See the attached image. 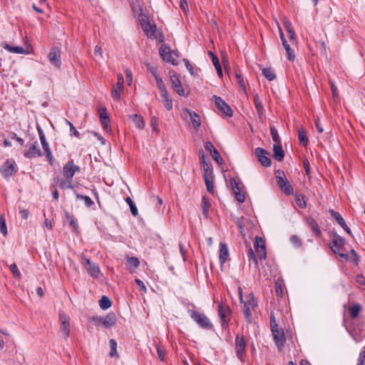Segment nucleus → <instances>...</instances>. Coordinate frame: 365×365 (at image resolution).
<instances>
[{
	"label": "nucleus",
	"instance_id": "f257e3e1",
	"mask_svg": "<svg viewBox=\"0 0 365 365\" xmlns=\"http://www.w3.org/2000/svg\"><path fill=\"white\" fill-rule=\"evenodd\" d=\"M80 171V167L74 164L73 160L66 163L62 168L63 178L55 177L53 184L61 189H73V178L76 173Z\"/></svg>",
	"mask_w": 365,
	"mask_h": 365
},
{
	"label": "nucleus",
	"instance_id": "f03ea898",
	"mask_svg": "<svg viewBox=\"0 0 365 365\" xmlns=\"http://www.w3.org/2000/svg\"><path fill=\"white\" fill-rule=\"evenodd\" d=\"M201 166L203 173V179L206 185L207 190L211 195L215 193L214 187V175L213 170L211 163L205 161V156L203 151H201Z\"/></svg>",
	"mask_w": 365,
	"mask_h": 365
},
{
	"label": "nucleus",
	"instance_id": "7ed1b4c3",
	"mask_svg": "<svg viewBox=\"0 0 365 365\" xmlns=\"http://www.w3.org/2000/svg\"><path fill=\"white\" fill-rule=\"evenodd\" d=\"M275 178L278 187L286 195H291L294 193V189L286 178L285 173L281 170L275 171Z\"/></svg>",
	"mask_w": 365,
	"mask_h": 365
},
{
	"label": "nucleus",
	"instance_id": "20e7f679",
	"mask_svg": "<svg viewBox=\"0 0 365 365\" xmlns=\"http://www.w3.org/2000/svg\"><path fill=\"white\" fill-rule=\"evenodd\" d=\"M240 302L242 304H243V306H242L243 314L247 320L250 321V319L252 318V311H255V309L257 306V302L252 294H250L249 296H247L246 297L247 300L245 302H244L242 293L241 290H240Z\"/></svg>",
	"mask_w": 365,
	"mask_h": 365
},
{
	"label": "nucleus",
	"instance_id": "39448f33",
	"mask_svg": "<svg viewBox=\"0 0 365 365\" xmlns=\"http://www.w3.org/2000/svg\"><path fill=\"white\" fill-rule=\"evenodd\" d=\"M345 241L344 239L340 235L335 234L334 235L330 248L332 252L335 254H338L340 257L347 258V255L343 253V249Z\"/></svg>",
	"mask_w": 365,
	"mask_h": 365
},
{
	"label": "nucleus",
	"instance_id": "423d86ee",
	"mask_svg": "<svg viewBox=\"0 0 365 365\" xmlns=\"http://www.w3.org/2000/svg\"><path fill=\"white\" fill-rule=\"evenodd\" d=\"M190 317L201 328L206 329H212L213 328L212 324L204 314L192 311Z\"/></svg>",
	"mask_w": 365,
	"mask_h": 365
},
{
	"label": "nucleus",
	"instance_id": "0eeeda50",
	"mask_svg": "<svg viewBox=\"0 0 365 365\" xmlns=\"http://www.w3.org/2000/svg\"><path fill=\"white\" fill-rule=\"evenodd\" d=\"M81 263L86 267L91 277L95 279L99 278L101 271L97 264L93 263L88 258L85 257H81Z\"/></svg>",
	"mask_w": 365,
	"mask_h": 365
},
{
	"label": "nucleus",
	"instance_id": "6e6552de",
	"mask_svg": "<svg viewBox=\"0 0 365 365\" xmlns=\"http://www.w3.org/2000/svg\"><path fill=\"white\" fill-rule=\"evenodd\" d=\"M27 146L28 149H26L24 153V156L26 158L32 159L43 155V153L39 148L38 143L37 140H35L31 143H28Z\"/></svg>",
	"mask_w": 365,
	"mask_h": 365
},
{
	"label": "nucleus",
	"instance_id": "1a4fd4ad",
	"mask_svg": "<svg viewBox=\"0 0 365 365\" xmlns=\"http://www.w3.org/2000/svg\"><path fill=\"white\" fill-rule=\"evenodd\" d=\"M218 314L222 327L227 326L230 319L231 309L230 307L222 302L218 304Z\"/></svg>",
	"mask_w": 365,
	"mask_h": 365
},
{
	"label": "nucleus",
	"instance_id": "9d476101",
	"mask_svg": "<svg viewBox=\"0 0 365 365\" xmlns=\"http://www.w3.org/2000/svg\"><path fill=\"white\" fill-rule=\"evenodd\" d=\"M124 88V78L121 73L117 75V83L113 86L111 90L112 98L118 101L120 98L121 93Z\"/></svg>",
	"mask_w": 365,
	"mask_h": 365
},
{
	"label": "nucleus",
	"instance_id": "9b49d317",
	"mask_svg": "<svg viewBox=\"0 0 365 365\" xmlns=\"http://www.w3.org/2000/svg\"><path fill=\"white\" fill-rule=\"evenodd\" d=\"M255 154L257 158L258 161L264 167H270L272 164L271 159L269 158V153L265 149L262 148H257L255 150Z\"/></svg>",
	"mask_w": 365,
	"mask_h": 365
},
{
	"label": "nucleus",
	"instance_id": "f8f14e48",
	"mask_svg": "<svg viewBox=\"0 0 365 365\" xmlns=\"http://www.w3.org/2000/svg\"><path fill=\"white\" fill-rule=\"evenodd\" d=\"M48 59L56 68L59 69L61 66L60 49L58 47H53L48 54Z\"/></svg>",
	"mask_w": 365,
	"mask_h": 365
},
{
	"label": "nucleus",
	"instance_id": "ddd939ff",
	"mask_svg": "<svg viewBox=\"0 0 365 365\" xmlns=\"http://www.w3.org/2000/svg\"><path fill=\"white\" fill-rule=\"evenodd\" d=\"M274 342L279 351H282L284 349V343L286 341V336L284 329L274 330L272 333Z\"/></svg>",
	"mask_w": 365,
	"mask_h": 365
},
{
	"label": "nucleus",
	"instance_id": "4468645a",
	"mask_svg": "<svg viewBox=\"0 0 365 365\" xmlns=\"http://www.w3.org/2000/svg\"><path fill=\"white\" fill-rule=\"evenodd\" d=\"M159 53L164 61L170 63L174 66L178 64V61L173 56V52H171L169 46L166 45L161 46L159 49Z\"/></svg>",
	"mask_w": 365,
	"mask_h": 365
},
{
	"label": "nucleus",
	"instance_id": "2eb2a0df",
	"mask_svg": "<svg viewBox=\"0 0 365 365\" xmlns=\"http://www.w3.org/2000/svg\"><path fill=\"white\" fill-rule=\"evenodd\" d=\"M213 100L215 106L219 110L225 113L228 117L232 116V110L225 101H223L220 97L217 96H213Z\"/></svg>",
	"mask_w": 365,
	"mask_h": 365
},
{
	"label": "nucleus",
	"instance_id": "dca6fc26",
	"mask_svg": "<svg viewBox=\"0 0 365 365\" xmlns=\"http://www.w3.org/2000/svg\"><path fill=\"white\" fill-rule=\"evenodd\" d=\"M235 342L237 356L241 361H243V356L246 347V341L245 337L242 336L237 335Z\"/></svg>",
	"mask_w": 365,
	"mask_h": 365
},
{
	"label": "nucleus",
	"instance_id": "f3484780",
	"mask_svg": "<svg viewBox=\"0 0 365 365\" xmlns=\"http://www.w3.org/2000/svg\"><path fill=\"white\" fill-rule=\"evenodd\" d=\"M16 169L15 168V163L11 160H6L4 164L1 168V175L4 178H9L16 173Z\"/></svg>",
	"mask_w": 365,
	"mask_h": 365
},
{
	"label": "nucleus",
	"instance_id": "a211bd4d",
	"mask_svg": "<svg viewBox=\"0 0 365 365\" xmlns=\"http://www.w3.org/2000/svg\"><path fill=\"white\" fill-rule=\"evenodd\" d=\"M61 320V331L65 339H67L70 334V319L63 312L59 314Z\"/></svg>",
	"mask_w": 365,
	"mask_h": 365
},
{
	"label": "nucleus",
	"instance_id": "6ab92c4d",
	"mask_svg": "<svg viewBox=\"0 0 365 365\" xmlns=\"http://www.w3.org/2000/svg\"><path fill=\"white\" fill-rule=\"evenodd\" d=\"M185 113L188 115L192 128L195 130H198L201 125V120L199 115L190 109H185Z\"/></svg>",
	"mask_w": 365,
	"mask_h": 365
},
{
	"label": "nucleus",
	"instance_id": "aec40b11",
	"mask_svg": "<svg viewBox=\"0 0 365 365\" xmlns=\"http://www.w3.org/2000/svg\"><path fill=\"white\" fill-rule=\"evenodd\" d=\"M101 123L103 128L105 130H110V128L109 125L110 119L107 114V110L106 108H101L98 110Z\"/></svg>",
	"mask_w": 365,
	"mask_h": 365
},
{
	"label": "nucleus",
	"instance_id": "412c9836",
	"mask_svg": "<svg viewBox=\"0 0 365 365\" xmlns=\"http://www.w3.org/2000/svg\"><path fill=\"white\" fill-rule=\"evenodd\" d=\"M170 81L174 91L180 96H185V91L180 79L176 76H173L170 77Z\"/></svg>",
	"mask_w": 365,
	"mask_h": 365
},
{
	"label": "nucleus",
	"instance_id": "4be33fe9",
	"mask_svg": "<svg viewBox=\"0 0 365 365\" xmlns=\"http://www.w3.org/2000/svg\"><path fill=\"white\" fill-rule=\"evenodd\" d=\"M232 190L235 195L236 200L239 202H241V203L244 202L245 200V194L242 190V189L240 186V184L238 182H237L236 181H235L234 184L232 185Z\"/></svg>",
	"mask_w": 365,
	"mask_h": 365
},
{
	"label": "nucleus",
	"instance_id": "5701e85b",
	"mask_svg": "<svg viewBox=\"0 0 365 365\" xmlns=\"http://www.w3.org/2000/svg\"><path fill=\"white\" fill-rule=\"evenodd\" d=\"M273 157L278 162H281L283 160L284 157V153L282 150V147L281 143L274 144L273 145Z\"/></svg>",
	"mask_w": 365,
	"mask_h": 365
},
{
	"label": "nucleus",
	"instance_id": "b1692460",
	"mask_svg": "<svg viewBox=\"0 0 365 365\" xmlns=\"http://www.w3.org/2000/svg\"><path fill=\"white\" fill-rule=\"evenodd\" d=\"M145 34L151 38H157L156 26L155 25H151L150 23H148L141 27Z\"/></svg>",
	"mask_w": 365,
	"mask_h": 365
},
{
	"label": "nucleus",
	"instance_id": "393cba45",
	"mask_svg": "<svg viewBox=\"0 0 365 365\" xmlns=\"http://www.w3.org/2000/svg\"><path fill=\"white\" fill-rule=\"evenodd\" d=\"M117 317L115 313L109 312L105 317H103V325L106 327H111L115 324Z\"/></svg>",
	"mask_w": 365,
	"mask_h": 365
},
{
	"label": "nucleus",
	"instance_id": "a878e982",
	"mask_svg": "<svg viewBox=\"0 0 365 365\" xmlns=\"http://www.w3.org/2000/svg\"><path fill=\"white\" fill-rule=\"evenodd\" d=\"M228 256L229 252L227 245L225 243H220L219 260L222 265L225 264V262L227 259Z\"/></svg>",
	"mask_w": 365,
	"mask_h": 365
},
{
	"label": "nucleus",
	"instance_id": "bb28decb",
	"mask_svg": "<svg viewBox=\"0 0 365 365\" xmlns=\"http://www.w3.org/2000/svg\"><path fill=\"white\" fill-rule=\"evenodd\" d=\"M135 126L140 130H142L145 127V121L143 118L138 114H133L130 116Z\"/></svg>",
	"mask_w": 365,
	"mask_h": 365
},
{
	"label": "nucleus",
	"instance_id": "cd10ccee",
	"mask_svg": "<svg viewBox=\"0 0 365 365\" xmlns=\"http://www.w3.org/2000/svg\"><path fill=\"white\" fill-rule=\"evenodd\" d=\"M1 46L8 51L14 53H24L25 49L22 46H11L6 42H2Z\"/></svg>",
	"mask_w": 365,
	"mask_h": 365
},
{
	"label": "nucleus",
	"instance_id": "c85d7f7f",
	"mask_svg": "<svg viewBox=\"0 0 365 365\" xmlns=\"http://www.w3.org/2000/svg\"><path fill=\"white\" fill-rule=\"evenodd\" d=\"M307 222L308 226L311 228V230L315 234V235L318 237L320 236L322 232L317 222L313 218H308Z\"/></svg>",
	"mask_w": 365,
	"mask_h": 365
},
{
	"label": "nucleus",
	"instance_id": "c756f323",
	"mask_svg": "<svg viewBox=\"0 0 365 365\" xmlns=\"http://www.w3.org/2000/svg\"><path fill=\"white\" fill-rule=\"evenodd\" d=\"M254 103L258 115L259 116V118H262L263 115L264 107L259 95L257 93L254 95Z\"/></svg>",
	"mask_w": 365,
	"mask_h": 365
},
{
	"label": "nucleus",
	"instance_id": "7c9ffc66",
	"mask_svg": "<svg viewBox=\"0 0 365 365\" xmlns=\"http://www.w3.org/2000/svg\"><path fill=\"white\" fill-rule=\"evenodd\" d=\"M298 138H299V143L303 145V146H307V143H308V138L307 136V132L306 130L301 128L300 129H299L298 130Z\"/></svg>",
	"mask_w": 365,
	"mask_h": 365
},
{
	"label": "nucleus",
	"instance_id": "2f4dec72",
	"mask_svg": "<svg viewBox=\"0 0 365 365\" xmlns=\"http://www.w3.org/2000/svg\"><path fill=\"white\" fill-rule=\"evenodd\" d=\"M361 309V307L359 304H355L349 307L348 311L351 318L355 319L359 316V314Z\"/></svg>",
	"mask_w": 365,
	"mask_h": 365
},
{
	"label": "nucleus",
	"instance_id": "473e14b6",
	"mask_svg": "<svg viewBox=\"0 0 365 365\" xmlns=\"http://www.w3.org/2000/svg\"><path fill=\"white\" fill-rule=\"evenodd\" d=\"M262 74L269 81H273L276 78L274 71L271 68H265L262 70Z\"/></svg>",
	"mask_w": 365,
	"mask_h": 365
},
{
	"label": "nucleus",
	"instance_id": "72a5a7b5",
	"mask_svg": "<svg viewBox=\"0 0 365 365\" xmlns=\"http://www.w3.org/2000/svg\"><path fill=\"white\" fill-rule=\"evenodd\" d=\"M41 145H42L43 149L46 152V158L48 160L50 165H52L53 163V155L50 150L49 145H48V142L42 143Z\"/></svg>",
	"mask_w": 365,
	"mask_h": 365
},
{
	"label": "nucleus",
	"instance_id": "f704fd0d",
	"mask_svg": "<svg viewBox=\"0 0 365 365\" xmlns=\"http://www.w3.org/2000/svg\"><path fill=\"white\" fill-rule=\"evenodd\" d=\"M99 306L102 309H107L111 307V302L106 296H103L99 300Z\"/></svg>",
	"mask_w": 365,
	"mask_h": 365
},
{
	"label": "nucleus",
	"instance_id": "c9c22d12",
	"mask_svg": "<svg viewBox=\"0 0 365 365\" xmlns=\"http://www.w3.org/2000/svg\"><path fill=\"white\" fill-rule=\"evenodd\" d=\"M269 130L272 135V138L274 142V144L281 143L280 138L278 134L277 130L273 125H269Z\"/></svg>",
	"mask_w": 365,
	"mask_h": 365
},
{
	"label": "nucleus",
	"instance_id": "e433bc0d",
	"mask_svg": "<svg viewBox=\"0 0 365 365\" xmlns=\"http://www.w3.org/2000/svg\"><path fill=\"white\" fill-rule=\"evenodd\" d=\"M247 258H248L250 262V261L253 262V263L255 264V267L258 266L257 257L256 256L255 252L253 251V250H252V248L251 247L250 245L248 247Z\"/></svg>",
	"mask_w": 365,
	"mask_h": 365
},
{
	"label": "nucleus",
	"instance_id": "4c0bfd02",
	"mask_svg": "<svg viewBox=\"0 0 365 365\" xmlns=\"http://www.w3.org/2000/svg\"><path fill=\"white\" fill-rule=\"evenodd\" d=\"M282 46L286 50L287 57L288 60L293 62L295 59L294 51L290 48V46L288 44V43H287L286 44H283Z\"/></svg>",
	"mask_w": 365,
	"mask_h": 365
},
{
	"label": "nucleus",
	"instance_id": "58836bf2",
	"mask_svg": "<svg viewBox=\"0 0 365 365\" xmlns=\"http://www.w3.org/2000/svg\"><path fill=\"white\" fill-rule=\"evenodd\" d=\"M329 212H330L331 216L333 218H334V220L339 223V225L340 226L344 225L345 221H344V218L342 217V216L339 212H337L333 210H329Z\"/></svg>",
	"mask_w": 365,
	"mask_h": 365
},
{
	"label": "nucleus",
	"instance_id": "ea45409f",
	"mask_svg": "<svg viewBox=\"0 0 365 365\" xmlns=\"http://www.w3.org/2000/svg\"><path fill=\"white\" fill-rule=\"evenodd\" d=\"M270 329H271V331L272 333H273V331L274 330H279V329H282V328H279L277 323V321H276V319H275V316L274 314V312H271L270 313Z\"/></svg>",
	"mask_w": 365,
	"mask_h": 365
},
{
	"label": "nucleus",
	"instance_id": "a19ab883",
	"mask_svg": "<svg viewBox=\"0 0 365 365\" xmlns=\"http://www.w3.org/2000/svg\"><path fill=\"white\" fill-rule=\"evenodd\" d=\"M109 344H110V351L109 356L110 357L118 356L116 341L113 339H111L109 341Z\"/></svg>",
	"mask_w": 365,
	"mask_h": 365
},
{
	"label": "nucleus",
	"instance_id": "79ce46f5",
	"mask_svg": "<svg viewBox=\"0 0 365 365\" xmlns=\"http://www.w3.org/2000/svg\"><path fill=\"white\" fill-rule=\"evenodd\" d=\"M76 197L78 199L83 200L84 201L85 205L88 207H90L94 204L93 201L88 196L77 194Z\"/></svg>",
	"mask_w": 365,
	"mask_h": 365
},
{
	"label": "nucleus",
	"instance_id": "37998d69",
	"mask_svg": "<svg viewBox=\"0 0 365 365\" xmlns=\"http://www.w3.org/2000/svg\"><path fill=\"white\" fill-rule=\"evenodd\" d=\"M210 203L205 196L202 197V213L205 217H207L209 214Z\"/></svg>",
	"mask_w": 365,
	"mask_h": 365
},
{
	"label": "nucleus",
	"instance_id": "c03bdc74",
	"mask_svg": "<svg viewBox=\"0 0 365 365\" xmlns=\"http://www.w3.org/2000/svg\"><path fill=\"white\" fill-rule=\"evenodd\" d=\"M295 202L299 207L301 208H304L306 207V202L304 200V197L302 194H296L295 195Z\"/></svg>",
	"mask_w": 365,
	"mask_h": 365
},
{
	"label": "nucleus",
	"instance_id": "a18cd8bd",
	"mask_svg": "<svg viewBox=\"0 0 365 365\" xmlns=\"http://www.w3.org/2000/svg\"><path fill=\"white\" fill-rule=\"evenodd\" d=\"M235 78H236L237 82L238 85L240 86V88L242 89V91L244 93H246L245 82L242 76H241V74H240L238 73H235Z\"/></svg>",
	"mask_w": 365,
	"mask_h": 365
},
{
	"label": "nucleus",
	"instance_id": "49530a36",
	"mask_svg": "<svg viewBox=\"0 0 365 365\" xmlns=\"http://www.w3.org/2000/svg\"><path fill=\"white\" fill-rule=\"evenodd\" d=\"M212 63L215 67L218 76L221 77L222 76V70L219 59L217 56H214L212 58Z\"/></svg>",
	"mask_w": 365,
	"mask_h": 365
},
{
	"label": "nucleus",
	"instance_id": "de8ad7c7",
	"mask_svg": "<svg viewBox=\"0 0 365 365\" xmlns=\"http://www.w3.org/2000/svg\"><path fill=\"white\" fill-rule=\"evenodd\" d=\"M66 123L70 128V135H74L76 138H80L81 135H80L79 132L75 128L73 123L68 120H66Z\"/></svg>",
	"mask_w": 365,
	"mask_h": 365
},
{
	"label": "nucleus",
	"instance_id": "09e8293b",
	"mask_svg": "<svg viewBox=\"0 0 365 365\" xmlns=\"http://www.w3.org/2000/svg\"><path fill=\"white\" fill-rule=\"evenodd\" d=\"M256 252L258 254V257L260 260L265 259L267 257V252L265 247H255Z\"/></svg>",
	"mask_w": 365,
	"mask_h": 365
},
{
	"label": "nucleus",
	"instance_id": "8fccbe9b",
	"mask_svg": "<svg viewBox=\"0 0 365 365\" xmlns=\"http://www.w3.org/2000/svg\"><path fill=\"white\" fill-rule=\"evenodd\" d=\"M150 126L154 132L156 133H160V129L158 128V119L155 116H153L150 120Z\"/></svg>",
	"mask_w": 365,
	"mask_h": 365
},
{
	"label": "nucleus",
	"instance_id": "3c124183",
	"mask_svg": "<svg viewBox=\"0 0 365 365\" xmlns=\"http://www.w3.org/2000/svg\"><path fill=\"white\" fill-rule=\"evenodd\" d=\"M127 263L129 266L133 268H137L140 264L138 259L135 257H128Z\"/></svg>",
	"mask_w": 365,
	"mask_h": 365
},
{
	"label": "nucleus",
	"instance_id": "603ef678",
	"mask_svg": "<svg viewBox=\"0 0 365 365\" xmlns=\"http://www.w3.org/2000/svg\"><path fill=\"white\" fill-rule=\"evenodd\" d=\"M0 232L4 235H6L7 234V227H6V220L1 215H0Z\"/></svg>",
	"mask_w": 365,
	"mask_h": 365
},
{
	"label": "nucleus",
	"instance_id": "864d4df0",
	"mask_svg": "<svg viewBox=\"0 0 365 365\" xmlns=\"http://www.w3.org/2000/svg\"><path fill=\"white\" fill-rule=\"evenodd\" d=\"M138 20L141 27L143 26L145 24L149 23L147 16L142 13L139 14Z\"/></svg>",
	"mask_w": 365,
	"mask_h": 365
},
{
	"label": "nucleus",
	"instance_id": "5fc2aeb1",
	"mask_svg": "<svg viewBox=\"0 0 365 365\" xmlns=\"http://www.w3.org/2000/svg\"><path fill=\"white\" fill-rule=\"evenodd\" d=\"M210 155L213 160L216 161L217 163L221 164L222 163V158H221L219 152L217 150L215 151H213V153H211Z\"/></svg>",
	"mask_w": 365,
	"mask_h": 365
},
{
	"label": "nucleus",
	"instance_id": "6e6d98bb",
	"mask_svg": "<svg viewBox=\"0 0 365 365\" xmlns=\"http://www.w3.org/2000/svg\"><path fill=\"white\" fill-rule=\"evenodd\" d=\"M10 271L16 277H20L21 273L15 263L12 264L9 267Z\"/></svg>",
	"mask_w": 365,
	"mask_h": 365
},
{
	"label": "nucleus",
	"instance_id": "4d7b16f0",
	"mask_svg": "<svg viewBox=\"0 0 365 365\" xmlns=\"http://www.w3.org/2000/svg\"><path fill=\"white\" fill-rule=\"evenodd\" d=\"M162 101H163V105H164L165 108L168 110H172V108H173V101H172L171 99H170L169 98H165L164 99H162Z\"/></svg>",
	"mask_w": 365,
	"mask_h": 365
},
{
	"label": "nucleus",
	"instance_id": "13d9d810",
	"mask_svg": "<svg viewBox=\"0 0 365 365\" xmlns=\"http://www.w3.org/2000/svg\"><path fill=\"white\" fill-rule=\"evenodd\" d=\"M125 76H126V79H127V83H128V86H130L131 83L133 81L132 71H130V68H126L125 70Z\"/></svg>",
	"mask_w": 365,
	"mask_h": 365
},
{
	"label": "nucleus",
	"instance_id": "bf43d9fd",
	"mask_svg": "<svg viewBox=\"0 0 365 365\" xmlns=\"http://www.w3.org/2000/svg\"><path fill=\"white\" fill-rule=\"evenodd\" d=\"M254 245L255 247H265V243H264V240L259 237V236H256L255 237V242H254Z\"/></svg>",
	"mask_w": 365,
	"mask_h": 365
},
{
	"label": "nucleus",
	"instance_id": "052dcab7",
	"mask_svg": "<svg viewBox=\"0 0 365 365\" xmlns=\"http://www.w3.org/2000/svg\"><path fill=\"white\" fill-rule=\"evenodd\" d=\"M357 365H365V350L360 352L357 360Z\"/></svg>",
	"mask_w": 365,
	"mask_h": 365
},
{
	"label": "nucleus",
	"instance_id": "680f3d73",
	"mask_svg": "<svg viewBox=\"0 0 365 365\" xmlns=\"http://www.w3.org/2000/svg\"><path fill=\"white\" fill-rule=\"evenodd\" d=\"M291 242L297 247H299L302 245L301 240L297 235H292L290 238Z\"/></svg>",
	"mask_w": 365,
	"mask_h": 365
},
{
	"label": "nucleus",
	"instance_id": "e2e57ef3",
	"mask_svg": "<svg viewBox=\"0 0 365 365\" xmlns=\"http://www.w3.org/2000/svg\"><path fill=\"white\" fill-rule=\"evenodd\" d=\"M275 292L277 296L282 297L283 296V289L280 283L276 282L275 284Z\"/></svg>",
	"mask_w": 365,
	"mask_h": 365
},
{
	"label": "nucleus",
	"instance_id": "0e129e2a",
	"mask_svg": "<svg viewBox=\"0 0 365 365\" xmlns=\"http://www.w3.org/2000/svg\"><path fill=\"white\" fill-rule=\"evenodd\" d=\"M352 336L354 340L359 343L363 340L364 338H365V334L362 336L361 334H358L356 331L352 334Z\"/></svg>",
	"mask_w": 365,
	"mask_h": 365
},
{
	"label": "nucleus",
	"instance_id": "69168bd1",
	"mask_svg": "<svg viewBox=\"0 0 365 365\" xmlns=\"http://www.w3.org/2000/svg\"><path fill=\"white\" fill-rule=\"evenodd\" d=\"M204 146H205V148L207 150L210 151V153H213V151L216 150L215 148L214 147V145H212V143L210 141H206L205 143Z\"/></svg>",
	"mask_w": 365,
	"mask_h": 365
},
{
	"label": "nucleus",
	"instance_id": "338daca9",
	"mask_svg": "<svg viewBox=\"0 0 365 365\" xmlns=\"http://www.w3.org/2000/svg\"><path fill=\"white\" fill-rule=\"evenodd\" d=\"M180 7L185 12H187L189 10L187 0H180Z\"/></svg>",
	"mask_w": 365,
	"mask_h": 365
},
{
	"label": "nucleus",
	"instance_id": "774afa93",
	"mask_svg": "<svg viewBox=\"0 0 365 365\" xmlns=\"http://www.w3.org/2000/svg\"><path fill=\"white\" fill-rule=\"evenodd\" d=\"M356 282L359 285H365V278L361 274H358L356 277Z\"/></svg>",
	"mask_w": 365,
	"mask_h": 365
}]
</instances>
